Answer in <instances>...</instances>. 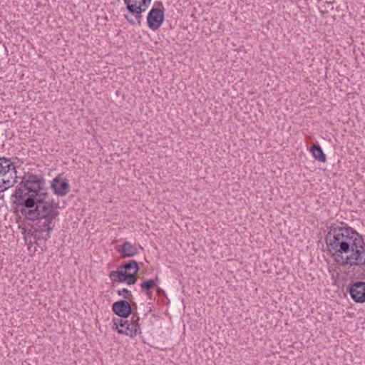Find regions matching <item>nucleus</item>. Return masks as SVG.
Wrapping results in <instances>:
<instances>
[{
  "label": "nucleus",
  "mask_w": 365,
  "mask_h": 365,
  "mask_svg": "<svg viewBox=\"0 0 365 365\" xmlns=\"http://www.w3.org/2000/svg\"><path fill=\"white\" fill-rule=\"evenodd\" d=\"M21 213L29 220L36 221L34 225L32 235L36 240L47 241L56 225V220L59 215L58 209L26 211L20 210Z\"/></svg>",
  "instance_id": "3"
},
{
  "label": "nucleus",
  "mask_w": 365,
  "mask_h": 365,
  "mask_svg": "<svg viewBox=\"0 0 365 365\" xmlns=\"http://www.w3.org/2000/svg\"><path fill=\"white\" fill-rule=\"evenodd\" d=\"M158 281V277L144 281L140 284V287L147 295H150L152 293L151 289L157 284Z\"/></svg>",
  "instance_id": "15"
},
{
  "label": "nucleus",
  "mask_w": 365,
  "mask_h": 365,
  "mask_svg": "<svg viewBox=\"0 0 365 365\" xmlns=\"http://www.w3.org/2000/svg\"><path fill=\"white\" fill-rule=\"evenodd\" d=\"M310 152L312 156L319 162H326V155L319 144H313L310 147Z\"/></svg>",
  "instance_id": "14"
},
{
  "label": "nucleus",
  "mask_w": 365,
  "mask_h": 365,
  "mask_svg": "<svg viewBox=\"0 0 365 365\" xmlns=\"http://www.w3.org/2000/svg\"><path fill=\"white\" fill-rule=\"evenodd\" d=\"M139 317L133 315L131 321L123 319H114L113 320V329H117L119 334H125L130 337L135 336L140 332V325L138 324Z\"/></svg>",
  "instance_id": "4"
},
{
  "label": "nucleus",
  "mask_w": 365,
  "mask_h": 365,
  "mask_svg": "<svg viewBox=\"0 0 365 365\" xmlns=\"http://www.w3.org/2000/svg\"><path fill=\"white\" fill-rule=\"evenodd\" d=\"M16 173V168L11 159L2 157L0 158V175L4 176L6 174Z\"/></svg>",
  "instance_id": "12"
},
{
  "label": "nucleus",
  "mask_w": 365,
  "mask_h": 365,
  "mask_svg": "<svg viewBox=\"0 0 365 365\" xmlns=\"http://www.w3.org/2000/svg\"><path fill=\"white\" fill-rule=\"evenodd\" d=\"M123 269V271L128 272L133 270V272L138 273L140 269L139 265L135 260H129L128 262L121 264L118 269Z\"/></svg>",
  "instance_id": "16"
},
{
  "label": "nucleus",
  "mask_w": 365,
  "mask_h": 365,
  "mask_svg": "<svg viewBox=\"0 0 365 365\" xmlns=\"http://www.w3.org/2000/svg\"><path fill=\"white\" fill-rule=\"evenodd\" d=\"M135 272H128L118 269L116 271H111L109 274L110 279L113 282H117L119 283H127L128 284L132 285L137 282L138 278Z\"/></svg>",
  "instance_id": "7"
},
{
  "label": "nucleus",
  "mask_w": 365,
  "mask_h": 365,
  "mask_svg": "<svg viewBox=\"0 0 365 365\" xmlns=\"http://www.w3.org/2000/svg\"><path fill=\"white\" fill-rule=\"evenodd\" d=\"M16 178V173L15 174H6L4 176L0 175V192H4L10 187H12L15 178Z\"/></svg>",
  "instance_id": "13"
},
{
  "label": "nucleus",
  "mask_w": 365,
  "mask_h": 365,
  "mask_svg": "<svg viewBox=\"0 0 365 365\" xmlns=\"http://www.w3.org/2000/svg\"><path fill=\"white\" fill-rule=\"evenodd\" d=\"M116 292L119 296H122L125 299H128L130 300L133 298V294L128 289L123 288L121 289H118Z\"/></svg>",
  "instance_id": "18"
},
{
  "label": "nucleus",
  "mask_w": 365,
  "mask_h": 365,
  "mask_svg": "<svg viewBox=\"0 0 365 365\" xmlns=\"http://www.w3.org/2000/svg\"><path fill=\"white\" fill-rule=\"evenodd\" d=\"M113 312L118 317L127 319L132 313L131 304L126 300H119L112 304Z\"/></svg>",
  "instance_id": "10"
},
{
  "label": "nucleus",
  "mask_w": 365,
  "mask_h": 365,
  "mask_svg": "<svg viewBox=\"0 0 365 365\" xmlns=\"http://www.w3.org/2000/svg\"><path fill=\"white\" fill-rule=\"evenodd\" d=\"M51 187L53 192L60 197L66 195L70 190L68 180L58 175L53 179L51 183Z\"/></svg>",
  "instance_id": "8"
},
{
  "label": "nucleus",
  "mask_w": 365,
  "mask_h": 365,
  "mask_svg": "<svg viewBox=\"0 0 365 365\" xmlns=\"http://www.w3.org/2000/svg\"><path fill=\"white\" fill-rule=\"evenodd\" d=\"M13 196L17 204L22 206L20 210L26 211L58 209V202L49 197L46 188L45 179L41 175L25 173Z\"/></svg>",
  "instance_id": "2"
},
{
  "label": "nucleus",
  "mask_w": 365,
  "mask_h": 365,
  "mask_svg": "<svg viewBox=\"0 0 365 365\" xmlns=\"http://www.w3.org/2000/svg\"><path fill=\"white\" fill-rule=\"evenodd\" d=\"M328 252L342 266H365V242L361 235L341 222L331 225L325 237Z\"/></svg>",
  "instance_id": "1"
},
{
  "label": "nucleus",
  "mask_w": 365,
  "mask_h": 365,
  "mask_svg": "<svg viewBox=\"0 0 365 365\" xmlns=\"http://www.w3.org/2000/svg\"><path fill=\"white\" fill-rule=\"evenodd\" d=\"M159 7H153L149 11L147 17L148 26L155 31L158 29L164 21V7L162 2L158 3Z\"/></svg>",
  "instance_id": "5"
},
{
  "label": "nucleus",
  "mask_w": 365,
  "mask_h": 365,
  "mask_svg": "<svg viewBox=\"0 0 365 365\" xmlns=\"http://www.w3.org/2000/svg\"><path fill=\"white\" fill-rule=\"evenodd\" d=\"M351 299L356 303L365 302V282H351L346 289Z\"/></svg>",
  "instance_id": "6"
},
{
  "label": "nucleus",
  "mask_w": 365,
  "mask_h": 365,
  "mask_svg": "<svg viewBox=\"0 0 365 365\" xmlns=\"http://www.w3.org/2000/svg\"><path fill=\"white\" fill-rule=\"evenodd\" d=\"M117 251L123 258L132 257L139 253L138 248L130 242H125L118 246Z\"/></svg>",
  "instance_id": "11"
},
{
  "label": "nucleus",
  "mask_w": 365,
  "mask_h": 365,
  "mask_svg": "<svg viewBox=\"0 0 365 365\" xmlns=\"http://www.w3.org/2000/svg\"><path fill=\"white\" fill-rule=\"evenodd\" d=\"M126 5V9L130 14H136L138 16L143 13L150 4L151 0H123Z\"/></svg>",
  "instance_id": "9"
},
{
  "label": "nucleus",
  "mask_w": 365,
  "mask_h": 365,
  "mask_svg": "<svg viewBox=\"0 0 365 365\" xmlns=\"http://www.w3.org/2000/svg\"><path fill=\"white\" fill-rule=\"evenodd\" d=\"M134 15V18H133L131 16L125 14L124 15L125 19L129 22L131 25H135L138 24V26H140L141 24V20H142V14H140L139 18L138 16L136 14H132Z\"/></svg>",
  "instance_id": "17"
}]
</instances>
